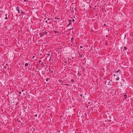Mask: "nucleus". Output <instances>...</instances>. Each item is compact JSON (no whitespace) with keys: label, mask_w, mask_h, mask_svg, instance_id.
<instances>
[{"label":"nucleus","mask_w":133,"mask_h":133,"mask_svg":"<svg viewBox=\"0 0 133 133\" xmlns=\"http://www.w3.org/2000/svg\"><path fill=\"white\" fill-rule=\"evenodd\" d=\"M4 19L5 20H7L8 19V17H6Z\"/></svg>","instance_id":"9"},{"label":"nucleus","mask_w":133,"mask_h":133,"mask_svg":"<svg viewBox=\"0 0 133 133\" xmlns=\"http://www.w3.org/2000/svg\"><path fill=\"white\" fill-rule=\"evenodd\" d=\"M16 10L18 11V13H19V8L18 7H17L16 8Z\"/></svg>","instance_id":"1"},{"label":"nucleus","mask_w":133,"mask_h":133,"mask_svg":"<svg viewBox=\"0 0 133 133\" xmlns=\"http://www.w3.org/2000/svg\"><path fill=\"white\" fill-rule=\"evenodd\" d=\"M127 97V96L126 95H124V98L126 99Z\"/></svg>","instance_id":"7"},{"label":"nucleus","mask_w":133,"mask_h":133,"mask_svg":"<svg viewBox=\"0 0 133 133\" xmlns=\"http://www.w3.org/2000/svg\"><path fill=\"white\" fill-rule=\"evenodd\" d=\"M104 25H105V26H106V24H104Z\"/></svg>","instance_id":"22"},{"label":"nucleus","mask_w":133,"mask_h":133,"mask_svg":"<svg viewBox=\"0 0 133 133\" xmlns=\"http://www.w3.org/2000/svg\"><path fill=\"white\" fill-rule=\"evenodd\" d=\"M73 39V38H71V39Z\"/></svg>","instance_id":"24"},{"label":"nucleus","mask_w":133,"mask_h":133,"mask_svg":"<svg viewBox=\"0 0 133 133\" xmlns=\"http://www.w3.org/2000/svg\"><path fill=\"white\" fill-rule=\"evenodd\" d=\"M47 55H48V56H49L50 55V54H49V53H48V54H47Z\"/></svg>","instance_id":"12"},{"label":"nucleus","mask_w":133,"mask_h":133,"mask_svg":"<svg viewBox=\"0 0 133 133\" xmlns=\"http://www.w3.org/2000/svg\"><path fill=\"white\" fill-rule=\"evenodd\" d=\"M124 49H123V51H124V50H125L127 49V48L126 47L124 46L123 48Z\"/></svg>","instance_id":"2"},{"label":"nucleus","mask_w":133,"mask_h":133,"mask_svg":"<svg viewBox=\"0 0 133 133\" xmlns=\"http://www.w3.org/2000/svg\"><path fill=\"white\" fill-rule=\"evenodd\" d=\"M73 29V28H70L69 29V30H72V29Z\"/></svg>","instance_id":"13"},{"label":"nucleus","mask_w":133,"mask_h":133,"mask_svg":"<svg viewBox=\"0 0 133 133\" xmlns=\"http://www.w3.org/2000/svg\"><path fill=\"white\" fill-rule=\"evenodd\" d=\"M55 19H58V18H55Z\"/></svg>","instance_id":"23"},{"label":"nucleus","mask_w":133,"mask_h":133,"mask_svg":"<svg viewBox=\"0 0 133 133\" xmlns=\"http://www.w3.org/2000/svg\"><path fill=\"white\" fill-rule=\"evenodd\" d=\"M21 93H21V92H19V94H21Z\"/></svg>","instance_id":"16"},{"label":"nucleus","mask_w":133,"mask_h":133,"mask_svg":"<svg viewBox=\"0 0 133 133\" xmlns=\"http://www.w3.org/2000/svg\"><path fill=\"white\" fill-rule=\"evenodd\" d=\"M80 48H82V46H80Z\"/></svg>","instance_id":"15"},{"label":"nucleus","mask_w":133,"mask_h":133,"mask_svg":"<svg viewBox=\"0 0 133 133\" xmlns=\"http://www.w3.org/2000/svg\"><path fill=\"white\" fill-rule=\"evenodd\" d=\"M54 32H55V33H56V31H54Z\"/></svg>","instance_id":"21"},{"label":"nucleus","mask_w":133,"mask_h":133,"mask_svg":"<svg viewBox=\"0 0 133 133\" xmlns=\"http://www.w3.org/2000/svg\"><path fill=\"white\" fill-rule=\"evenodd\" d=\"M120 71V70L119 69L118 70L116 71V73L119 72Z\"/></svg>","instance_id":"5"},{"label":"nucleus","mask_w":133,"mask_h":133,"mask_svg":"<svg viewBox=\"0 0 133 133\" xmlns=\"http://www.w3.org/2000/svg\"><path fill=\"white\" fill-rule=\"evenodd\" d=\"M74 21H75V20H74V19H72V21L73 22H74Z\"/></svg>","instance_id":"14"},{"label":"nucleus","mask_w":133,"mask_h":133,"mask_svg":"<svg viewBox=\"0 0 133 133\" xmlns=\"http://www.w3.org/2000/svg\"><path fill=\"white\" fill-rule=\"evenodd\" d=\"M119 79V77H117V78L116 79V81L118 80Z\"/></svg>","instance_id":"4"},{"label":"nucleus","mask_w":133,"mask_h":133,"mask_svg":"<svg viewBox=\"0 0 133 133\" xmlns=\"http://www.w3.org/2000/svg\"><path fill=\"white\" fill-rule=\"evenodd\" d=\"M71 22H70V23H69V24L68 25H70V24H71Z\"/></svg>","instance_id":"19"},{"label":"nucleus","mask_w":133,"mask_h":133,"mask_svg":"<svg viewBox=\"0 0 133 133\" xmlns=\"http://www.w3.org/2000/svg\"><path fill=\"white\" fill-rule=\"evenodd\" d=\"M49 79L48 78H47L46 79V82H47L48 81V80H49Z\"/></svg>","instance_id":"10"},{"label":"nucleus","mask_w":133,"mask_h":133,"mask_svg":"<svg viewBox=\"0 0 133 133\" xmlns=\"http://www.w3.org/2000/svg\"><path fill=\"white\" fill-rule=\"evenodd\" d=\"M27 1H28V0H24V2H25Z\"/></svg>","instance_id":"11"},{"label":"nucleus","mask_w":133,"mask_h":133,"mask_svg":"<svg viewBox=\"0 0 133 133\" xmlns=\"http://www.w3.org/2000/svg\"><path fill=\"white\" fill-rule=\"evenodd\" d=\"M37 115H35V117H37Z\"/></svg>","instance_id":"20"},{"label":"nucleus","mask_w":133,"mask_h":133,"mask_svg":"<svg viewBox=\"0 0 133 133\" xmlns=\"http://www.w3.org/2000/svg\"><path fill=\"white\" fill-rule=\"evenodd\" d=\"M113 76H115V75H113Z\"/></svg>","instance_id":"18"},{"label":"nucleus","mask_w":133,"mask_h":133,"mask_svg":"<svg viewBox=\"0 0 133 133\" xmlns=\"http://www.w3.org/2000/svg\"><path fill=\"white\" fill-rule=\"evenodd\" d=\"M28 63H26L25 64V66H28Z\"/></svg>","instance_id":"3"},{"label":"nucleus","mask_w":133,"mask_h":133,"mask_svg":"<svg viewBox=\"0 0 133 133\" xmlns=\"http://www.w3.org/2000/svg\"><path fill=\"white\" fill-rule=\"evenodd\" d=\"M23 91H24V90H22V92H23Z\"/></svg>","instance_id":"17"},{"label":"nucleus","mask_w":133,"mask_h":133,"mask_svg":"<svg viewBox=\"0 0 133 133\" xmlns=\"http://www.w3.org/2000/svg\"><path fill=\"white\" fill-rule=\"evenodd\" d=\"M5 16H6V17H7V16H8V17H9V15H8V14H5Z\"/></svg>","instance_id":"8"},{"label":"nucleus","mask_w":133,"mask_h":133,"mask_svg":"<svg viewBox=\"0 0 133 133\" xmlns=\"http://www.w3.org/2000/svg\"><path fill=\"white\" fill-rule=\"evenodd\" d=\"M47 34V32H46L45 31L44 32V34L46 35Z\"/></svg>","instance_id":"6"}]
</instances>
